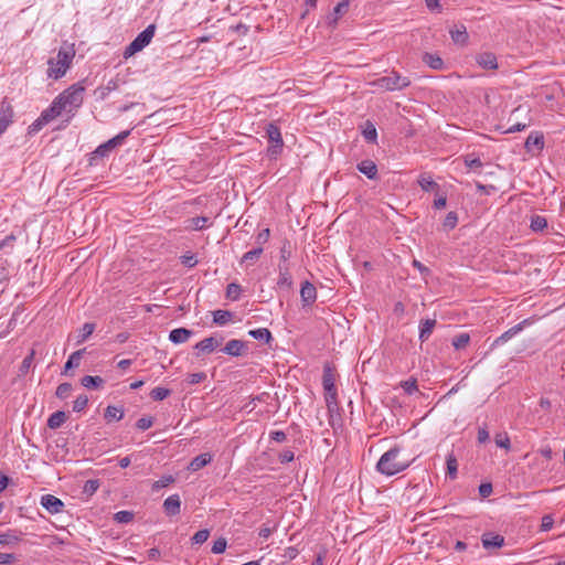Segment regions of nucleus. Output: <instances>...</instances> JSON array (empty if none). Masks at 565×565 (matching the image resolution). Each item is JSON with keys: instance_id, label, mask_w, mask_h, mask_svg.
Here are the masks:
<instances>
[{"instance_id": "obj_18", "label": "nucleus", "mask_w": 565, "mask_h": 565, "mask_svg": "<svg viewBox=\"0 0 565 565\" xmlns=\"http://www.w3.org/2000/svg\"><path fill=\"white\" fill-rule=\"evenodd\" d=\"M245 349V342L242 340L233 339L230 340L225 347L222 349V352L231 355V356H241Z\"/></svg>"}, {"instance_id": "obj_56", "label": "nucleus", "mask_w": 565, "mask_h": 565, "mask_svg": "<svg viewBox=\"0 0 565 565\" xmlns=\"http://www.w3.org/2000/svg\"><path fill=\"white\" fill-rule=\"evenodd\" d=\"M118 523H129L134 519V513L130 511H119L115 514L114 518Z\"/></svg>"}, {"instance_id": "obj_39", "label": "nucleus", "mask_w": 565, "mask_h": 565, "mask_svg": "<svg viewBox=\"0 0 565 565\" xmlns=\"http://www.w3.org/2000/svg\"><path fill=\"white\" fill-rule=\"evenodd\" d=\"M232 316L231 311L220 309L213 312V321L218 326H224L232 319Z\"/></svg>"}, {"instance_id": "obj_37", "label": "nucleus", "mask_w": 565, "mask_h": 565, "mask_svg": "<svg viewBox=\"0 0 565 565\" xmlns=\"http://www.w3.org/2000/svg\"><path fill=\"white\" fill-rule=\"evenodd\" d=\"M530 227L534 232H543L547 227V220L542 215L534 214L531 216Z\"/></svg>"}, {"instance_id": "obj_27", "label": "nucleus", "mask_w": 565, "mask_h": 565, "mask_svg": "<svg viewBox=\"0 0 565 565\" xmlns=\"http://www.w3.org/2000/svg\"><path fill=\"white\" fill-rule=\"evenodd\" d=\"M67 419V415L63 411H56L47 419V427L51 429L60 428Z\"/></svg>"}, {"instance_id": "obj_34", "label": "nucleus", "mask_w": 565, "mask_h": 565, "mask_svg": "<svg viewBox=\"0 0 565 565\" xmlns=\"http://www.w3.org/2000/svg\"><path fill=\"white\" fill-rule=\"evenodd\" d=\"M94 331H95V323H92V322L84 323L83 327L78 331L76 343L81 344V343L85 342L93 334Z\"/></svg>"}, {"instance_id": "obj_57", "label": "nucleus", "mask_w": 565, "mask_h": 565, "mask_svg": "<svg viewBox=\"0 0 565 565\" xmlns=\"http://www.w3.org/2000/svg\"><path fill=\"white\" fill-rule=\"evenodd\" d=\"M463 161H465V164L470 169L482 167L481 160L478 157H475V154L465 156Z\"/></svg>"}, {"instance_id": "obj_14", "label": "nucleus", "mask_w": 565, "mask_h": 565, "mask_svg": "<svg viewBox=\"0 0 565 565\" xmlns=\"http://www.w3.org/2000/svg\"><path fill=\"white\" fill-rule=\"evenodd\" d=\"M63 111L65 110L55 97L52 104L46 109H44L40 116L42 117V120H45L49 124L53 119L62 115Z\"/></svg>"}, {"instance_id": "obj_30", "label": "nucleus", "mask_w": 565, "mask_h": 565, "mask_svg": "<svg viewBox=\"0 0 565 565\" xmlns=\"http://www.w3.org/2000/svg\"><path fill=\"white\" fill-rule=\"evenodd\" d=\"M349 9V0H342L339 2L334 9L333 12L328 17V23L329 24H335L338 19L348 11Z\"/></svg>"}, {"instance_id": "obj_53", "label": "nucleus", "mask_w": 565, "mask_h": 565, "mask_svg": "<svg viewBox=\"0 0 565 565\" xmlns=\"http://www.w3.org/2000/svg\"><path fill=\"white\" fill-rule=\"evenodd\" d=\"M88 404V397L87 395H78L76 399L73 402V411L76 413H79L86 408Z\"/></svg>"}, {"instance_id": "obj_17", "label": "nucleus", "mask_w": 565, "mask_h": 565, "mask_svg": "<svg viewBox=\"0 0 565 565\" xmlns=\"http://www.w3.org/2000/svg\"><path fill=\"white\" fill-rule=\"evenodd\" d=\"M223 342V338H215V337H207L195 344V349L204 352V353H211L213 352L217 347H220Z\"/></svg>"}, {"instance_id": "obj_11", "label": "nucleus", "mask_w": 565, "mask_h": 565, "mask_svg": "<svg viewBox=\"0 0 565 565\" xmlns=\"http://www.w3.org/2000/svg\"><path fill=\"white\" fill-rule=\"evenodd\" d=\"M278 279H277V287L279 289H286L290 290L292 289L294 281L292 276L290 274V267L289 265H278Z\"/></svg>"}, {"instance_id": "obj_16", "label": "nucleus", "mask_w": 565, "mask_h": 565, "mask_svg": "<svg viewBox=\"0 0 565 565\" xmlns=\"http://www.w3.org/2000/svg\"><path fill=\"white\" fill-rule=\"evenodd\" d=\"M481 542L486 550L500 548L504 544V537L500 534L484 533L481 536Z\"/></svg>"}, {"instance_id": "obj_59", "label": "nucleus", "mask_w": 565, "mask_h": 565, "mask_svg": "<svg viewBox=\"0 0 565 565\" xmlns=\"http://www.w3.org/2000/svg\"><path fill=\"white\" fill-rule=\"evenodd\" d=\"M153 425V418L151 416H145L137 420L136 427L140 430H147Z\"/></svg>"}, {"instance_id": "obj_7", "label": "nucleus", "mask_w": 565, "mask_h": 565, "mask_svg": "<svg viewBox=\"0 0 565 565\" xmlns=\"http://www.w3.org/2000/svg\"><path fill=\"white\" fill-rule=\"evenodd\" d=\"M476 63L486 71L498 70L497 56L492 52H481L475 56Z\"/></svg>"}, {"instance_id": "obj_12", "label": "nucleus", "mask_w": 565, "mask_h": 565, "mask_svg": "<svg viewBox=\"0 0 565 565\" xmlns=\"http://www.w3.org/2000/svg\"><path fill=\"white\" fill-rule=\"evenodd\" d=\"M322 386L326 392H335V374L333 367L327 363L323 366V373H322Z\"/></svg>"}, {"instance_id": "obj_41", "label": "nucleus", "mask_w": 565, "mask_h": 565, "mask_svg": "<svg viewBox=\"0 0 565 565\" xmlns=\"http://www.w3.org/2000/svg\"><path fill=\"white\" fill-rule=\"evenodd\" d=\"M264 249L263 247L260 246H257L255 248H253L252 250L249 252H246L243 257H242V263H255L259 257L260 255L263 254Z\"/></svg>"}, {"instance_id": "obj_31", "label": "nucleus", "mask_w": 565, "mask_h": 565, "mask_svg": "<svg viewBox=\"0 0 565 565\" xmlns=\"http://www.w3.org/2000/svg\"><path fill=\"white\" fill-rule=\"evenodd\" d=\"M124 415L125 411L121 406L118 407L113 405L107 406L104 413V417L107 422L121 420L124 418Z\"/></svg>"}, {"instance_id": "obj_6", "label": "nucleus", "mask_w": 565, "mask_h": 565, "mask_svg": "<svg viewBox=\"0 0 565 565\" xmlns=\"http://www.w3.org/2000/svg\"><path fill=\"white\" fill-rule=\"evenodd\" d=\"M41 505L51 514L61 513L64 509V502L53 494L42 495Z\"/></svg>"}, {"instance_id": "obj_50", "label": "nucleus", "mask_w": 565, "mask_h": 565, "mask_svg": "<svg viewBox=\"0 0 565 565\" xmlns=\"http://www.w3.org/2000/svg\"><path fill=\"white\" fill-rule=\"evenodd\" d=\"M399 386L404 390L407 395H412L414 392H417V381L414 377H411L406 381H402Z\"/></svg>"}, {"instance_id": "obj_29", "label": "nucleus", "mask_w": 565, "mask_h": 565, "mask_svg": "<svg viewBox=\"0 0 565 565\" xmlns=\"http://www.w3.org/2000/svg\"><path fill=\"white\" fill-rule=\"evenodd\" d=\"M435 319H426L420 322L419 327V339L422 342H425L430 337L435 326H436Z\"/></svg>"}, {"instance_id": "obj_21", "label": "nucleus", "mask_w": 565, "mask_h": 565, "mask_svg": "<svg viewBox=\"0 0 565 565\" xmlns=\"http://www.w3.org/2000/svg\"><path fill=\"white\" fill-rule=\"evenodd\" d=\"M527 151H532L533 149L542 150L544 148V137L540 132H532L525 140L524 145Z\"/></svg>"}, {"instance_id": "obj_45", "label": "nucleus", "mask_w": 565, "mask_h": 565, "mask_svg": "<svg viewBox=\"0 0 565 565\" xmlns=\"http://www.w3.org/2000/svg\"><path fill=\"white\" fill-rule=\"evenodd\" d=\"M174 482V477L171 475L162 476L159 480L154 481L152 484V491H159L162 488H166Z\"/></svg>"}, {"instance_id": "obj_46", "label": "nucleus", "mask_w": 565, "mask_h": 565, "mask_svg": "<svg viewBox=\"0 0 565 565\" xmlns=\"http://www.w3.org/2000/svg\"><path fill=\"white\" fill-rule=\"evenodd\" d=\"M171 394V391L169 388H166V387H154L151 392H150V397L153 399V401H163L164 398H167L168 396H170Z\"/></svg>"}, {"instance_id": "obj_40", "label": "nucleus", "mask_w": 565, "mask_h": 565, "mask_svg": "<svg viewBox=\"0 0 565 565\" xmlns=\"http://www.w3.org/2000/svg\"><path fill=\"white\" fill-rule=\"evenodd\" d=\"M119 84H120L119 78H111L110 81L107 82V84L104 87L99 88V92H100L99 97L102 99H105L110 94V92L119 88Z\"/></svg>"}, {"instance_id": "obj_24", "label": "nucleus", "mask_w": 565, "mask_h": 565, "mask_svg": "<svg viewBox=\"0 0 565 565\" xmlns=\"http://www.w3.org/2000/svg\"><path fill=\"white\" fill-rule=\"evenodd\" d=\"M411 79L407 76H402L395 71H391V90L403 89L409 86Z\"/></svg>"}, {"instance_id": "obj_60", "label": "nucleus", "mask_w": 565, "mask_h": 565, "mask_svg": "<svg viewBox=\"0 0 565 565\" xmlns=\"http://www.w3.org/2000/svg\"><path fill=\"white\" fill-rule=\"evenodd\" d=\"M227 546V542L224 537H218L216 541H214L212 546V553L214 554H221L225 552Z\"/></svg>"}, {"instance_id": "obj_13", "label": "nucleus", "mask_w": 565, "mask_h": 565, "mask_svg": "<svg viewBox=\"0 0 565 565\" xmlns=\"http://www.w3.org/2000/svg\"><path fill=\"white\" fill-rule=\"evenodd\" d=\"M163 510L168 516L178 515L181 511V500L179 494L168 497L163 502Z\"/></svg>"}, {"instance_id": "obj_1", "label": "nucleus", "mask_w": 565, "mask_h": 565, "mask_svg": "<svg viewBox=\"0 0 565 565\" xmlns=\"http://www.w3.org/2000/svg\"><path fill=\"white\" fill-rule=\"evenodd\" d=\"M75 57L74 43L64 41L58 49L55 58H50L47 62V76L50 78L58 79L63 77L67 70L71 67L73 58Z\"/></svg>"}, {"instance_id": "obj_2", "label": "nucleus", "mask_w": 565, "mask_h": 565, "mask_svg": "<svg viewBox=\"0 0 565 565\" xmlns=\"http://www.w3.org/2000/svg\"><path fill=\"white\" fill-rule=\"evenodd\" d=\"M85 87L82 82L71 85L56 96L65 113L74 115L84 100Z\"/></svg>"}, {"instance_id": "obj_61", "label": "nucleus", "mask_w": 565, "mask_h": 565, "mask_svg": "<svg viewBox=\"0 0 565 565\" xmlns=\"http://www.w3.org/2000/svg\"><path fill=\"white\" fill-rule=\"evenodd\" d=\"M206 379V374L204 372L191 373L186 377V382L191 385L199 384Z\"/></svg>"}, {"instance_id": "obj_58", "label": "nucleus", "mask_w": 565, "mask_h": 565, "mask_svg": "<svg viewBox=\"0 0 565 565\" xmlns=\"http://www.w3.org/2000/svg\"><path fill=\"white\" fill-rule=\"evenodd\" d=\"M34 354H35L34 350H31V352L23 359L21 366H20V372L22 374H25L29 371V369L31 367L33 359H34Z\"/></svg>"}, {"instance_id": "obj_4", "label": "nucleus", "mask_w": 565, "mask_h": 565, "mask_svg": "<svg viewBox=\"0 0 565 565\" xmlns=\"http://www.w3.org/2000/svg\"><path fill=\"white\" fill-rule=\"evenodd\" d=\"M131 130H124L108 141L99 145L94 151L96 157H107L115 148L121 146L126 138L130 135Z\"/></svg>"}, {"instance_id": "obj_9", "label": "nucleus", "mask_w": 565, "mask_h": 565, "mask_svg": "<svg viewBox=\"0 0 565 565\" xmlns=\"http://www.w3.org/2000/svg\"><path fill=\"white\" fill-rule=\"evenodd\" d=\"M529 324H530V320L525 319V320L521 321L520 323L515 324L514 327L510 328L509 330L503 332L500 337H498L493 341V343L491 344V348H495L500 344L505 343L511 338H513L515 334H518L520 331H522L525 326H529Z\"/></svg>"}, {"instance_id": "obj_23", "label": "nucleus", "mask_w": 565, "mask_h": 565, "mask_svg": "<svg viewBox=\"0 0 565 565\" xmlns=\"http://www.w3.org/2000/svg\"><path fill=\"white\" fill-rule=\"evenodd\" d=\"M212 458L213 456L209 452L200 454L191 460L188 469L191 471H198L209 465L212 461Z\"/></svg>"}, {"instance_id": "obj_33", "label": "nucleus", "mask_w": 565, "mask_h": 565, "mask_svg": "<svg viewBox=\"0 0 565 565\" xmlns=\"http://www.w3.org/2000/svg\"><path fill=\"white\" fill-rule=\"evenodd\" d=\"M422 60L425 64H427L433 70H441L444 66V62H443L441 57L437 54L424 53Z\"/></svg>"}, {"instance_id": "obj_36", "label": "nucleus", "mask_w": 565, "mask_h": 565, "mask_svg": "<svg viewBox=\"0 0 565 565\" xmlns=\"http://www.w3.org/2000/svg\"><path fill=\"white\" fill-rule=\"evenodd\" d=\"M446 465H447V472H446V475L451 480L456 479L457 478V471H458V462H457V458L455 457V455L452 452L447 456Z\"/></svg>"}, {"instance_id": "obj_44", "label": "nucleus", "mask_w": 565, "mask_h": 565, "mask_svg": "<svg viewBox=\"0 0 565 565\" xmlns=\"http://www.w3.org/2000/svg\"><path fill=\"white\" fill-rule=\"evenodd\" d=\"M290 257H291L290 243L288 241H286V242H284L282 246L280 247V257H279L278 265H289L288 260Z\"/></svg>"}, {"instance_id": "obj_15", "label": "nucleus", "mask_w": 565, "mask_h": 565, "mask_svg": "<svg viewBox=\"0 0 565 565\" xmlns=\"http://www.w3.org/2000/svg\"><path fill=\"white\" fill-rule=\"evenodd\" d=\"M13 110L10 104L3 102L0 106V135L3 134L12 122Z\"/></svg>"}, {"instance_id": "obj_51", "label": "nucleus", "mask_w": 565, "mask_h": 565, "mask_svg": "<svg viewBox=\"0 0 565 565\" xmlns=\"http://www.w3.org/2000/svg\"><path fill=\"white\" fill-rule=\"evenodd\" d=\"M72 384L71 383H62L57 386L55 395L60 399H65L68 397L70 393L72 392Z\"/></svg>"}, {"instance_id": "obj_49", "label": "nucleus", "mask_w": 565, "mask_h": 565, "mask_svg": "<svg viewBox=\"0 0 565 565\" xmlns=\"http://www.w3.org/2000/svg\"><path fill=\"white\" fill-rule=\"evenodd\" d=\"M494 443L498 447L504 448L507 450L511 447L510 437L507 433H499L494 437Z\"/></svg>"}, {"instance_id": "obj_25", "label": "nucleus", "mask_w": 565, "mask_h": 565, "mask_svg": "<svg viewBox=\"0 0 565 565\" xmlns=\"http://www.w3.org/2000/svg\"><path fill=\"white\" fill-rule=\"evenodd\" d=\"M85 352H86V349H81V350H77V351L73 352V353L68 356V359H67V361H66V363H65V365H64V371H63V373H64V374H67V372H68L70 370H72V369H74V367L79 366V364H81V360H82V358H83V355H84V353H85Z\"/></svg>"}, {"instance_id": "obj_62", "label": "nucleus", "mask_w": 565, "mask_h": 565, "mask_svg": "<svg viewBox=\"0 0 565 565\" xmlns=\"http://www.w3.org/2000/svg\"><path fill=\"white\" fill-rule=\"evenodd\" d=\"M19 561V556L13 553H0V565L13 564Z\"/></svg>"}, {"instance_id": "obj_28", "label": "nucleus", "mask_w": 565, "mask_h": 565, "mask_svg": "<svg viewBox=\"0 0 565 565\" xmlns=\"http://www.w3.org/2000/svg\"><path fill=\"white\" fill-rule=\"evenodd\" d=\"M362 135H363L364 139L366 140V142L376 143L377 131H376L375 125L372 121L366 120L364 122V125L362 126Z\"/></svg>"}, {"instance_id": "obj_26", "label": "nucleus", "mask_w": 565, "mask_h": 565, "mask_svg": "<svg viewBox=\"0 0 565 565\" xmlns=\"http://www.w3.org/2000/svg\"><path fill=\"white\" fill-rule=\"evenodd\" d=\"M358 170L365 174L369 179H375L377 174V167L372 160H363L358 164Z\"/></svg>"}, {"instance_id": "obj_20", "label": "nucleus", "mask_w": 565, "mask_h": 565, "mask_svg": "<svg viewBox=\"0 0 565 565\" xmlns=\"http://www.w3.org/2000/svg\"><path fill=\"white\" fill-rule=\"evenodd\" d=\"M21 536V532L9 530L0 534V545L13 547L22 540Z\"/></svg>"}, {"instance_id": "obj_19", "label": "nucleus", "mask_w": 565, "mask_h": 565, "mask_svg": "<svg viewBox=\"0 0 565 565\" xmlns=\"http://www.w3.org/2000/svg\"><path fill=\"white\" fill-rule=\"evenodd\" d=\"M193 334L192 330L186 328H177L170 331L169 340L174 344H181L186 342Z\"/></svg>"}, {"instance_id": "obj_47", "label": "nucleus", "mask_w": 565, "mask_h": 565, "mask_svg": "<svg viewBox=\"0 0 565 565\" xmlns=\"http://www.w3.org/2000/svg\"><path fill=\"white\" fill-rule=\"evenodd\" d=\"M458 223V215L456 212H449L444 222H443V226L446 231H450V230H454L456 227Z\"/></svg>"}, {"instance_id": "obj_54", "label": "nucleus", "mask_w": 565, "mask_h": 565, "mask_svg": "<svg viewBox=\"0 0 565 565\" xmlns=\"http://www.w3.org/2000/svg\"><path fill=\"white\" fill-rule=\"evenodd\" d=\"M99 488V481L96 479H89L83 487V492L87 495H93Z\"/></svg>"}, {"instance_id": "obj_38", "label": "nucleus", "mask_w": 565, "mask_h": 565, "mask_svg": "<svg viewBox=\"0 0 565 565\" xmlns=\"http://www.w3.org/2000/svg\"><path fill=\"white\" fill-rule=\"evenodd\" d=\"M418 183L424 191H438L439 185L431 179L430 175H420Z\"/></svg>"}, {"instance_id": "obj_22", "label": "nucleus", "mask_w": 565, "mask_h": 565, "mask_svg": "<svg viewBox=\"0 0 565 565\" xmlns=\"http://www.w3.org/2000/svg\"><path fill=\"white\" fill-rule=\"evenodd\" d=\"M398 451V448L391 447V476L403 471L409 466L411 462L408 459L403 461H396L395 459Z\"/></svg>"}, {"instance_id": "obj_35", "label": "nucleus", "mask_w": 565, "mask_h": 565, "mask_svg": "<svg viewBox=\"0 0 565 565\" xmlns=\"http://www.w3.org/2000/svg\"><path fill=\"white\" fill-rule=\"evenodd\" d=\"M248 334L256 340L264 341L265 343H269V341L273 339L271 332L267 328L249 330Z\"/></svg>"}, {"instance_id": "obj_5", "label": "nucleus", "mask_w": 565, "mask_h": 565, "mask_svg": "<svg viewBox=\"0 0 565 565\" xmlns=\"http://www.w3.org/2000/svg\"><path fill=\"white\" fill-rule=\"evenodd\" d=\"M324 399L328 408V413L330 415V424L334 425L335 418L340 419V406L338 404V394L335 392H326Z\"/></svg>"}, {"instance_id": "obj_64", "label": "nucleus", "mask_w": 565, "mask_h": 565, "mask_svg": "<svg viewBox=\"0 0 565 565\" xmlns=\"http://www.w3.org/2000/svg\"><path fill=\"white\" fill-rule=\"evenodd\" d=\"M270 232L269 228L262 230L257 236H256V244L260 247H263L264 244H266L269 239Z\"/></svg>"}, {"instance_id": "obj_43", "label": "nucleus", "mask_w": 565, "mask_h": 565, "mask_svg": "<svg viewBox=\"0 0 565 565\" xmlns=\"http://www.w3.org/2000/svg\"><path fill=\"white\" fill-rule=\"evenodd\" d=\"M211 224L212 223H211L210 218L206 216H196V217L191 218V226L193 227V230H196V231L204 230V228L209 227Z\"/></svg>"}, {"instance_id": "obj_42", "label": "nucleus", "mask_w": 565, "mask_h": 565, "mask_svg": "<svg viewBox=\"0 0 565 565\" xmlns=\"http://www.w3.org/2000/svg\"><path fill=\"white\" fill-rule=\"evenodd\" d=\"M242 294L241 285L231 282L226 287V297L233 301L237 300Z\"/></svg>"}, {"instance_id": "obj_32", "label": "nucleus", "mask_w": 565, "mask_h": 565, "mask_svg": "<svg viewBox=\"0 0 565 565\" xmlns=\"http://www.w3.org/2000/svg\"><path fill=\"white\" fill-rule=\"evenodd\" d=\"M105 383L104 379L100 377V376H93V375H85L84 377H82L81 380V384L86 387V388H89V390H97V388H100L103 386V384Z\"/></svg>"}, {"instance_id": "obj_63", "label": "nucleus", "mask_w": 565, "mask_h": 565, "mask_svg": "<svg viewBox=\"0 0 565 565\" xmlns=\"http://www.w3.org/2000/svg\"><path fill=\"white\" fill-rule=\"evenodd\" d=\"M180 259L181 264L189 268H192L198 264V259L194 254H184Z\"/></svg>"}, {"instance_id": "obj_55", "label": "nucleus", "mask_w": 565, "mask_h": 565, "mask_svg": "<svg viewBox=\"0 0 565 565\" xmlns=\"http://www.w3.org/2000/svg\"><path fill=\"white\" fill-rule=\"evenodd\" d=\"M210 536V531L207 529H203L198 531L192 537L191 541L193 544H203L207 541Z\"/></svg>"}, {"instance_id": "obj_52", "label": "nucleus", "mask_w": 565, "mask_h": 565, "mask_svg": "<svg viewBox=\"0 0 565 565\" xmlns=\"http://www.w3.org/2000/svg\"><path fill=\"white\" fill-rule=\"evenodd\" d=\"M379 472L388 476V451H385L376 463Z\"/></svg>"}, {"instance_id": "obj_10", "label": "nucleus", "mask_w": 565, "mask_h": 565, "mask_svg": "<svg viewBox=\"0 0 565 565\" xmlns=\"http://www.w3.org/2000/svg\"><path fill=\"white\" fill-rule=\"evenodd\" d=\"M152 38H135V40L125 49L122 57L128 60L142 49L148 46Z\"/></svg>"}, {"instance_id": "obj_8", "label": "nucleus", "mask_w": 565, "mask_h": 565, "mask_svg": "<svg viewBox=\"0 0 565 565\" xmlns=\"http://www.w3.org/2000/svg\"><path fill=\"white\" fill-rule=\"evenodd\" d=\"M300 298L303 307L311 306L316 302L317 289L310 281L306 280L301 284Z\"/></svg>"}, {"instance_id": "obj_3", "label": "nucleus", "mask_w": 565, "mask_h": 565, "mask_svg": "<svg viewBox=\"0 0 565 565\" xmlns=\"http://www.w3.org/2000/svg\"><path fill=\"white\" fill-rule=\"evenodd\" d=\"M266 136L270 143L267 154L269 158L276 159L281 153L284 147L280 128L275 122H269L266 126Z\"/></svg>"}, {"instance_id": "obj_48", "label": "nucleus", "mask_w": 565, "mask_h": 565, "mask_svg": "<svg viewBox=\"0 0 565 565\" xmlns=\"http://www.w3.org/2000/svg\"><path fill=\"white\" fill-rule=\"evenodd\" d=\"M469 341L470 335L468 333H460L452 339V345L455 349L460 350L466 348Z\"/></svg>"}]
</instances>
